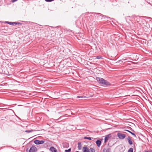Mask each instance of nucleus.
Masks as SVG:
<instances>
[{
    "mask_svg": "<svg viewBox=\"0 0 152 152\" xmlns=\"http://www.w3.org/2000/svg\"><path fill=\"white\" fill-rule=\"evenodd\" d=\"M37 148L35 146H32L30 148L28 152H37Z\"/></svg>",
    "mask_w": 152,
    "mask_h": 152,
    "instance_id": "nucleus-5",
    "label": "nucleus"
},
{
    "mask_svg": "<svg viewBox=\"0 0 152 152\" xmlns=\"http://www.w3.org/2000/svg\"><path fill=\"white\" fill-rule=\"evenodd\" d=\"M71 151V149L69 148L68 150H65V152H70Z\"/></svg>",
    "mask_w": 152,
    "mask_h": 152,
    "instance_id": "nucleus-20",
    "label": "nucleus"
},
{
    "mask_svg": "<svg viewBox=\"0 0 152 152\" xmlns=\"http://www.w3.org/2000/svg\"><path fill=\"white\" fill-rule=\"evenodd\" d=\"M95 14L96 15H97V17L98 18H100V17L101 16H102V17H103L104 18H109V19H112V18H110V17H108V16H107L106 15H104L102 14H100V13H95Z\"/></svg>",
    "mask_w": 152,
    "mask_h": 152,
    "instance_id": "nucleus-4",
    "label": "nucleus"
},
{
    "mask_svg": "<svg viewBox=\"0 0 152 152\" xmlns=\"http://www.w3.org/2000/svg\"><path fill=\"white\" fill-rule=\"evenodd\" d=\"M102 58V57L101 56H97L96 57V58H97V59H100V58Z\"/></svg>",
    "mask_w": 152,
    "mask_h": 152,
    "instance_id": "nucleus-21",
    "label": "nucleus"
},
{
    "mask_svg": "<svg viewBox=\"0 0 152 152\" xmlns=\"http://www.w3.org/2000/svg\"><path fill=\"white\" fill-rule=\"evenodd\" d=\"M130 130L133 132H134V130L132 128H131V127H130Z\"/></svg>",
    "mask_w": 152,
    "mask_h": 152,
    "instance_id": "nucleus-27",
    "label": "nucleus"
},
{
    "mask_svg": "<svg viewBox=\"0 0 152 152\" xmlns=\"http://www.w3.org/2000/svg\"><path fill=\"white\" fill-rule=\"evenodd\" d=\"M18 0H11V1L12 2H14L17 1Z\"/></svg>",
    "mask_w": 152,
    "mask_h": 152,
    "instance_id": "nucleus-24",
    "label": "nucleus"
},
{
    "mask_svg": "<svg viewBox=\"0 0 152 152\" xmlns=\"http://www.w3.org/2000/svg\"><path fill=\"white\" fill-rule=\"evenodd\" d=\"M96 80L99 84L105 87L110 86L111 85L110 82L103 78L97 77L96 78Z\"/></svg>",
    "mask_w": 152,
    "mask_h": 152,
    "instance_id": "nucleus-1",
    "label": "nucleus"
},
{
    "mask_svg": "<svg viewBox=\"0 0 152 152\" xmlns=\"http://www.w3.org/2000/svg\"><path fill=\"white\" fill-rule=\"evenodd\" d=\"M33 131L32 130H26L25 131V132H27L28 133H29L30 132H32Z\"/></svg>",
    "mask_w": 152,
    "mask_h": 152,
    "instance_id": "nucleus-16",
    "label": "nucleus"
},
{
    "mask_svg": "<svg viewBox=\"0 0 152 152\" xmlns=\"http://www.w3.org/2000/svg\"><path fill=\"white\" fill-rule=\"evenodd\" d=\"M50 150L52 152H58L56 149L53 147H51L50 148Z\"/></svg>",
    "mask_w": 152,
    "mask_h": 152,
    "instance_id": "nucleus-7",
    "label": "nucleus"
},
{
    "mask_svg": "<svg viewBox=\"0 0 152 152\" xmlns=\"http://www.w3.org/2000/svg\"><path fill=\"white\" fill-rule=\"evenodd\" d=\"M133 148H131L129 150L128 152H133Z\"/></svg>",
    "mask_w": 152,
    "mask_h": 152,
    "instance_id": "nucleus-14",
    "label": "nucleus"
},
{
    "mask_svg": "<svg viewBox=\"0 0 152 152\" xmlns=\"http://www.w3.org/2000/svg\"><path fill=\"white\" fill-rule=\"evenodd\" d=\"M34 143L36 145H40L44 143L45 141L43 140H36L34 141Z\"/></svg>",
    "mask_w": 152,
    "mask_h": 152,
    "instance_id": "nucleus-3",
    "label": "nucleus"
},
{
    "mask_svg": "<svg viewBox=\"0 0 152 152\" xmlns=\"http://www.w3.org/2000/svg\"><path fill=\"white\" fill-rule=\"evenodd\" d=\"M90 152H95V150L93 148H90Z\"/></svg>",
    "mask_w": 152,
    "mask_h": 152,
    "instance_id": "nucleus-15",
    "label": "nucleus"
},
{
    "mask_svg": "<svg viewBox=\"0 0 152 152\" xmlns=\"http://www.w3.org/2000/svg\"><path fill=\"white\" fill-rule=\"evenodd\" d=\"M117 136L121 140H123L124 139L126 136L125 134H122L120 133H118Z\"/></svg>",
    "mask_w": 152,
    "mask_h": 152,
    "instance_id": "nucleus-2",
    "label": "nucleus"
},
{
    "mask_svg": "<svg viewBox=\"0 0 152 152\" xmlns=\"http://www.w3.org/2000/svg\"><path fill=\"white\" fill-rule=\"evenodd\" d=\"M105 152H110V148H107L106 149Z\"/></svg>",
    "mask_w": 152,
    "mask_h": 152,
    "instance_id": "nucleus-19",
    "label": "nucleus"
},
{
    "mask_svg": "<svg viewBox=\"0 0 152 152\" xmlns=\"http://www.w3.org/2000/svg\"><path fill=\"white\" fill-rule=\"evenodd\" d=\"M77 97L78 98H83L84 97L83 96H77Z\"/></svg>",
    "mask_w": 152,
    "mask_h": 152,
    "instance_id": "nucleus-26",
    "label": "nucleus"
},
{
    "mask_svg": "<svg viewBox=\"0 0 152 152\" xmlns=\"http://www.w3.org/2000/svg\"><path fill=\"white\" fill-rule=\"evenodd\" d=\"M83 152H90L87 146L83 147Z\"/></svg>",
    "mask_w": 152,
    "mask_h": 152,
    "instance_id": "nucleus-6",
    "label": "nucleus"
},
{
    "mask_svg": "<svg viewBox=\"0 0 152 152\" xmlns=\"http://www.w3.org/2000/svg\"><path fill=\"white\" fill-rule=\"evenodd\" d=\"M128 141V143L130 145H132L133 144L132 141L131 140V138L129 137H128L127 138Z\"/></svg>",
    "mask_w": 152,
    "mask_h": 152,
    "instance_id": "nucleus-9",
    "label": "nucleus"
},
{
    "mask_svg": "<svg viewBox=\"0 0 152 152\" xmlns=\"http://www.w3.org/2000/svg\"><path fill=\"white\" fill-rule=\"evenodd\" d=\"M106 150V149L105 148H104L103 150V152H104Z\"/></svg>",
    "mask_w": 152,
    "mask_h": 152,
    "instance_id": "nucleus-28",
    "label": "nucleus"
},
{
    "mask_svg": "<svg viewBox=\"0 0 152 152\" xmlns=\"http://www.w3.org/2000/svg\"><path fill=\"white\" fill-rule=\"evenodd\" d=\"M96 143L97 146L98 147H99L101 144L102 142L100 140H98L96 141Z\"/></svg>",
    "mask_w": 152,
    "mask_h": 152,
    "instance_id": "nucleus-8",
    "label": "nucleus"
},
{
    "mask_svg": "<svg viewBox=\"0 0 152 152\" xmlns=\"http://www.w3.org/2000/svg\"><path fill=\"white\" fill-rule=\"evenodd\" d=\"M126 60V59H122L121 60L119 61V62L121 61V62H122H122H123V61H124L125 60Z\"/></svg>",
    "mask_w": 152,
    "mask_h": 152,
    "instance_id": "nucleus-23",
    "label": "nucleus"
},
{
    "mask_svg": "<svg viewBox=\"0 0 152 152\" xmlns=\"http://www.w3.org/2000/svg\"><path fill=\"white\" fill-rule=\"evenodd\" d=\"M6 23L10 24V25H12L13 24V23L12 22L6 21Z\"/></svg>",
    "mask_w": 152,
    "mask_h": 152,
    "instance_id": "nucleus-17",
    "label": "nucleus"
},
{
    "mask_svg": "<svg viewBox=\"0 0 152 152\" xmlns=\"http://www.w3.org/2000/svg\"><path fill=\"white\" fill-rule=\"evenodd\" d=\"M78 149L79 150H80L82 148V145H81V142H78Z\"/></svg>",
    "mask_w": 152,
    "mask_h": 152,
    "instance_id": "nucleus-10",
    "label": "nucleus"
},
{
    "mask_svg": "<svg viewBox=\"0 0 152 152\" xmlns=\"http://www.w3.org/2000/svg\"><path fill=\"white\" fill-rule=\"evenodd\" d=\"M84 139H88L89 140H91V138L90 137H84Z\"/></svg>",
    "mask_w": 152,
    "mask_h": 152,
    "instance_id": "nucleus-12",
    "label": "nucleus"
},
{
    "mask_svg": "<svg viewBox=\"0 0 152 152\" xmlns=\"http://www.w3.org/2000/svg\"><path fill=\"white\" fill-rule=\"evenodd\" d=\"M13 25H14V24H15V25H16L17 24H21V23H18L17 22H13Z\"/></svg>",
    "mask_w": 152,
    "mask_h": 152,
    "instance_id": "nucleus-13",
    "label": "nucleus"
},
{
    "mask_svg": "<svg viewBox=\"0 0 152 152\" xmlns=\"http://www.w3.org/2000/svg\"><path fill=\"white\" fill-rule=\"evenodd\" d=\"M125 131H127V132H129L130 133V132H131L129 130H127V129H125L124 130Z\"/></svg>",
    "mask_w": 152,
    "mask_h": 152,
    "instance_id": "nucleus-25",
    "label": "nucleus"
},
{
    "mask_svg": "<svg viewBox=\"0 0 152 152\" xmlns=\"http://www.w3.org/2000/svg\"><path fill=\"white\" fill-rule=\"evenodd\" d=\"M130 133L132 135H133L134 137H136V136L135 135V134L134 133L132 132H130Z\"/></svg>",
    "mask_w": 152,
    "mask_h": 152,
    "instance_id": "nucleus-18",
    "label": "nucleus"
},
{
    "mask_svg": "<svg viewBox=\"0 0 152 152\" xmlns=\"http://www.w3.org/2000/svg\"><path fill=\"white\" fill-rule=\"evenodd\" d=\"M109 138L108 135H107V136H106L104 138V142H107V140H108Z\"/></svg>",
    "mask_w": 152,
    "mask_h": 152,
    "instance_id": "nucleus-11",
    "label": "nucleus"
},
{
    "mask_svg": "<svg viewBox=\"0 0 152 152\" xmlns=\"http://www.w3.org/2000/svg\"><path fill=\"white\" fill-rule=\"evenodd\" d=\"M45 0L46 2H51V1H54V0Z\"/></svg>",
    "mask_w": 152,
    "mask_h": 152,
    "instance_id": "nucleus-22",
    "label": "nucleus"
},
{
    "mask_svg": "<svg viewBox=\"0 0 152 152\" xmlns=\"http://www.w3.org/2000/svg\"><path fill=\"white\" fill-rule=\"evenodd\" d=\"M28 148H27V149H26V151H27V150H28Z\"/></svg>",
    "mask_w": 152,
    "mask_h": 152,
    "instance_id": "nucleus-29",
    "label": "nucleus"
},
{
    "mask_svg": "<svg viewBox=\"0 0 152 152\" xmlns=\"http://www.w3.org/2000/svg\"><path fill=\"white\" fill-rule=\"evenodd\" d=\"M151 19H152V18H151Z\"/></svg>",
    "mask_w": 152,
    "mask_h": 152,
    "instance_id": "nucleus-30",
    "label": "nucleus"
}]
</instances>
